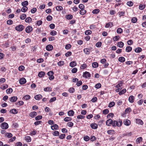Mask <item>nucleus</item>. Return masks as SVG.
<instances>
[{"mask_svg":"<svg viewBox=\"0 0 146 146\" xmlns=\"http://www.w3.org/2000/svg\"><path fill=\"white\" fill-rule=\"evenodd\" d=\"M122 124V122L121 120H119L118 121L115 120L113 121L112 126L113 127L117 126L119 127L121 126Z\"/></svg>","mask_w":146,"mask_h":146,"instance_id":"obj_1","label":"nucleus"},{"mask_svg":"<svg viewBox=\"0 0 146 146\" xmlns=\"http://www.w3.org/2000/svg\"><path fill=\"white\" fill-rule=\"evenodd\" d=\"M24 28V27L21 25H19L15 27V29L16 30L19 32L22 31Z\"/></svg>","mask_w":146,"mask_h":146,"instance_id":"obj_2","label":"nucleus"},{"mask_svg":"<svg viewBox=\"0 0 146 146\" xmlns=\"http://www.w3.org/2000/svg\"><path fill=\"white\" fill-rule=\"evenodd\" d=\"M0 126L2 129H8L9 127L8 124L5 122L1 123Z\"/></svg>","mask_w":146,"mask_h":146,"instance_id":"obj_3","label":"nucleus"},{"mask_svg":"<svg viewBox=\"0 0 146 146\" xmlns=\"http://www.w3.org/2000/svg\"><path fill=\"white\" fill-rule=\"evenodd\" d=\"M33 30V28L31 26H28L25 29V31L27 33H29Z\"/></svg>","mask_w":146,"mask_h":146,"instance_id":"obj_4","label":"nucleus"},{"mask_svg":"<svg viewBox=\"0 0 146 146\" xmlns=\"http://www.w3.org/2000/svg\"><path fill=\"white\" fill-rule=\"evenodd\" d=\"M123 124L126 126H129L131 124V121L127 119H124L123 121Z\"/></svg>","mask_w":146,"mask_h":146,"instance_id":"obj_5","label":"nucleus"},{"mask_svg":"<svg viewBox=\"0 0 146 146\" xmlns=\"http://www.w3.org/2000/svg\"><path fill=\"white\" fill-rule=\"evenodd\" d=\"M83 76L86 78H89L91 77V74L89 72H86L84 73Z\"/></svg>","mask_w":146,"mask_h":146,"instance_id":"obj_6","label":"nucleus"},{"mask_svg":"<svg viewBox=\"0 0 146 146\" xmlns=\"http://www.w3.org/2000/svg\"><path fill=\"white\" fill-rule=\"evenodd\" d=\"M113 123V120L111 119H110L107 121L106 124L108 126H110L111 124L112 125Z\"/></svg>","mask_w":146,"mask_h":146,"instance_id":"obj_7","label":"nucleus"},{"mask_svg":"<svg viewBox=\"0 0 146 146\" xmlns=\"http://www.w3.org/2000/svg\"><path fill=\"white\" fill-rule=\"evenodd\" d=\"M90 50L91 49L89 48H85L84 49L83 51L85 54L88 55L90 54Z\"/></svg>","mask_w":146,"mask_h":146,"instance_id":"obj_8","label":"nucleus"},{"mask_svg":"<svg viewBox=\"0 0 146 146\" xmlns=\"http://www.w3.org/2000/svg\"><path fill=\"white\" fill-rule=\"evenodd\" d=\"M53 48V46L51 45H48L46 46V49L48 51L51 50Z\"/></svg>","mask_w":146,"mask_h":146,"instance_id":"obj_9","label":"nucleus"},{"mask_svg":"<svg viewBox=\"0 0 146 146\" xmlns=\"http://www.w3.org/2000/svg\"><path fill=\"white\" fill-rule=\"evenodd\" d=\"M26 82L25 79L24 78H22L20 79L19 80V83L21 84H23Z\"/></svg>","mask_w":146,"mask_h":146,"instance_id":"obj_10","label":"nucleus"},{"mask_svg":"<svg viewBox=\"0 0 146 146\" xmlns=\"http://www.w3.org/2000/svg\"><path fill=\"white\" fill-rule=\"evenodd\" d=\"M136 123L142 125L143 124V121L141 119H136Z\"/></svg>","mask_w":146,"mask_h":146,"instance_id":"obj_11","label":"nucleus"},{"mask_svg":"<svg viewBox=\"0 0 146 146\" xmlns=\"http://www.w3.org/2000/svg\"><path fill=\"white\" fill-rule=\"evenodd\" d=\"M17 98L16 96H13L11 97L10 99V100L12 102H15L17 100Z\"/></svg>","mask_w":146,"mask_h":146,"instance_id":"obj_12","label":"nucleus"},{"mask_svg":"<svg viewBox=\"0 0 146 146\" xmlns=\"http://www.w3.org/2000/svg\"><path fill=\"white\" fill-rule=\"evenodd\" d=\"M42 98V96L40 94H38L35 96V98L36 100H39L41 99Z\"/></svg>","mask_w":146,"mask_h":146,"instance_id":"obj_13","label":"nucleus"},{"mask_svg":"<svg viewBox=\"0 0 146 146\" xmlns=\"http://www.w3.org/2000/svg\"><path fill=\"white\" fill-rule=\"evenodd\" d=\"M45 75V73L44 72L41 71L38 73V76L40 78H42Z\"/></svg>","mask_w":146,"mask_h":146,"instance_id":"obj_14","label":"nucleus"},{"mask_svg":"<svg viewBox=\"0 0 146 146\" xmlns=\"http://www.w3.org/2000/svg\"><path fill=\"white\" fill-rule=\"evenodd\" d=\"M51 129L53 130H57L58 128V126L57 125L55 124L53 126H51Z\"/></svg>","mask_w":146,"mask_h":146,"instance_id":"obj_15","label":"nucleus"},{"mask_svg":"<svg viewBox=\"0 0 146 146\" xmlns=\"http://www.w3.org/2000/svg\"><path fill=\"white\" fill-rule=\"evenodd\" d=\"M113 25V23H112L110 22L106 24L105 26L106 28H108L111 27Z\"/></svg>","mask_w":146,"mask_h":146,"instance_id":"obj_16","label":"nucleus"},{"mask_svg":"<svg viewBox=\"0 0 146 146\" xmlns=\"http://www.w3.org/2000/svg\"><path fill=\"white\" fill-rule=\"evenodd\" d=\"M37 115V113L35 111H34L33 112L29 114V116L32 117H34L36 115Z\"/></svg>","mask_w":146,"mask_h":146,"instance_id":"obj_17","label":"nucleus"},{"mask_svg":"<svg viewBox=\"0 0 146 146\" xmlns=\"http://www.w3.org/2000/svg\"><path fill=\"white\" fill-rule=\"evenodd\" d=\"M91 128L94 129H96L98 127V125L96 123H92L90 125Z\"/></svg>","mask_w":146,"mask_h":146,"instance_id":"obj_18","label":"nucleus"},{"mask_svg":"<svg viewBox=\"0 0 146 146\" xmlns=\"http://www.w3.org/2000/svg\"><path fill=\"white\" fill-rule=\"evenodd\" d=\"M134 97L133 96H131L129 98V100L130 102L132 103L134 102Z\"/></svg>","mask_w":146,"mask_h":146,"instance_id":"obj_19","label":"nucleus"},{"mask_svg":"<svg viewBox=\"0 0 146 146\" xmlns=\"http://www.w3.org/2000/svg\"><path fill=\"white\" fill-rule=\"evenodd\" d=\"M74 114V112L72 110H70L68 112V115L70 116H73Z\"/></svg>","mask_w":146,"mask_h":146,"instance_id":"obj_20","label":"nucleus"},{"mask_svg":"<svg viewBox=\"0 0 146 146\" xmlns=\"http://www.w3.org/2000/svg\"><path fill=\"white\" fill-rule=\"evenodd\" d=\"M124 45V43L122 42H118L117 44V46L120 48H122Z\"/></svg>","mask_w":146,"mask_h":146,"instance_id":"obj_21","label":"nucleus"},{"mask_svg":"<svg viewBox=\"0 0 146 146\" xmlns=\"http://www.w3.org/2000/svg\"><path fill=\"white\" fill-rule=\"evenodd\" d=\"M86 13V11L84 9H81L80 12V13L82 15H84Z\"/></svg>","mask_w":146,"mask_h":146,"instance_id":"obj_22","label":"nucleus"},{"mask_svg":"<svg viewBox=\"0 0 146 146\" xmlns=\"http://www.w3.org/2000/svg\"><path fill=\"white\" fill-rule=\"evenodd\" d=\"M44 90L45 92H50L52 91V88L50 87H48L44 88Z\"/></svg>","mask_w":146,"mask_h":146,"instance_id":"obj_23","label":"nucleus"},{"mask_svg":"<svg viewBox=\"0 0 146 146\" xmlns=\"http://www.w3.org/2000/svg\"><path fill=\"white\" fill-rule=\"evenodd\" d=\"M28 4V1H26L21 3V5L23 7H26Z\"/></svg>","mask_w":146,"mask_h":146,"instance_id":"obj_24","label":"nucleus"},{"mask_svg":"<svg viewBox=\"0 0 146 146\" xmlns=\"http://www.w3.org/2000/svg\"><path fill=\"white\" fill-rule=\"evenodd\" d=\"M72 119L71 117H67L65 118L64 119V121L66 122H68L71 121Z\"/></svg>","mask_w":146,"mask_h":146,"instance_id":"obj_25","label":"nucleus"},{"mask_svg":"<svg viewBox=\"0 0 146 146\" xmlns=\"http://www.w3.org/2000/svg\"><path fill=\"white\" fill-rule=\"evenodd\" d=\"M10 112L13 114H16L18 113L17 111L15 109L11 110L10 111Z\"/></svg>","mask_w":146,"mask_h":146,"instance_id":"obj_26","label":"nucleus"},{"mask_svg":"<svg viewBox=\"0 0 146 146\" xmlns=\"http://www.w3.org/2000/svg\"><path fill=\"white\" fill-rule=\"evenodd\" d=\"M32 19L30 17H28L25 20V21L26 23H29L31 21Z\"/></svg>","mask_w":146,"mask_h":146,"instance_id":"obj_27","label":"nucleus"},{"mask_svg":"<svg viewBox=\"0 0 146 146\" xmlns=\"http://www.w3.org/2000/svg\"><path fill=\"white\" fill-rule=\"evenodd\" d=\"M118 60L121 62H123L125 61V58L123 57H119V58Z\"/></svg>","mask_w":146,"mask_h":146,"instance_id":"obj_28","label":"nucleus"},{"mask_svg":"<svg viewBox=\"0 0 146 146\" xmlns=\"http://www.w3.org/2000/svg\"><path fill=\"white\" fill-rule=\"evenodd\" d=\"M76 65V62L75 61H72L70 63V66L72 67H74Z\"/></svg>","mask_w":146,"mask_h":146,"instance_id":"obj_29","label":"nucleus"},{"mask_svg":"<svg viewBox=\"0 0 146 146\" xmlns=\"http://www.w3.org/2000/svg\"><path fill=\"white\" fill-rule=\"evenodd\" d=\"M142 50V49L140 47H138L135 49V52L137 53H139L141 52Z\"/></svg>","mask_w":146,"mask_h":146,"instance_id":"obj_30","label":"nucleus"},{"mask_svg":"<svg viewBox=\"0 0 146 146\" xmlns=\"http://www.w3.org/2000/svg\"><path fill=\"white\" fill-rule=\"evenodd\" d=\"M132 49V47L130 46H127L126 49V51L127 52H129L131 51Z\"/></svg>","mask_w":146,"mask_h":146,"instance_id":"obj_31","label":"nucleus"},{"mask_svg":"<svg viewBox=\"0 0 146 146\" xmlns=\"http://www.w3.org/2000/svg\"><path fill=\"white\" fill-rule=\"evenodd\" d=\"M98 66V63L96 62H94L92 64V66L93 67L96 68Z\"/></svg>","mask_w":146,"mask_h":146,"instance_id":"obj_32","label":"nucleus"},{"mask_svg":"<svg viewBox=\"0 0 146 146\" xmlns=\"http://www.w3.org/2000/svg\"><path fill=\"white\" fill-rule=\"evenodd\" d=\"M27 9L28 8L27 7H23L21 9V11L22 12H25L27 11Z\"/></svg>","mask_w":146,"mask_h":146,"instance_id":"obj_33","label":"nucleus"},{"mask_svg":"<svg viewBox=\"0 0 146 146\" xmlns=\"http://www.w3.org/2000/svg\"><path fill=\"white\" fill-rule=\"evenodd\" d=\"M66 17L67 19L70 20L72 19L73 16L71 14H68L66 15Z\"/></svg>","mask_w":146,"mask_h":146,"instance_id":"obj_34","label":"nucleus"},{"mask_svg":"<svg viewBox=\"0 0 146 146\" xmlns=\"http://www.w3.org/2000/svg\"><path fill=\"white\" fill-rule=\"evenodd\" d=\"M100 12V10L98 9H96L93 10L92 13L94 14H96Z\"/></svg>","mask_w":146,"mask_h":146,"instance_id":"obj_35","label":"nucleus"},{"mask_svg":"<svg viewBox=\"0 0 146 146\" xmlns=\"http://www.w3.org/2000/svg\"><path fill=\"white\" fill-rule=\"evenodd\" d=\"M56 9L57 11H59L62 10L63 9V8L62 6H59L56 7Z\"/></svg>","mask_w":146,"mask_h":146,"instance_id":"obj_36","label":"nucleus"},{"mask_svg":"<svg viewBox=\"0 0 146 146\" xmlns=\"http://www.w3.org/2000/svg\"><path fill=\"white\" fill-rule=\"evenodd\" d=\"M5 135L8 138H11L13 136L12 134L10 133H6Z\"/></svg>","mask_w":146,"mask_h":146,"instance_id":"obj_37","label":"nucleus"},{"mask_svg":"<svg viewBox=\"0 0 146 146\" xmlns=\"http://www.w3.org/2000/svg\"><path fill=\"white\" fill-rule=\"evenodd\" d=\"M115 104V103L114 102H111L109 103V104L108 105V107L109 108H111V107H113V106H114Z\"/></svg>","mask_w":146,"mask_h":146,"instance_id":"obj_38","label":"nucleus"},{"mask_svg":"<svg viewBox=\"0 0 146 146\" xmlns=\"http://www.w3.org/2000/svg\"><path fill=\"white\" fill-rule=\"evenodd\" d=\"M137 19L136 17H134L131 19V22L133 23H135L137 21Z\"/></svg>","mask_w":146,"mask_h":146,"instance_id":"obj_39","label":"nucleus"},{"mask_svg":"<svg viewBox=\"0 0 146 146\" xmlns=\"http://www.w3.org/2000/svg\"><path fill=\"white\" fill-rule=\"evenodd\" d=\"M25 139L26 141L28 142H30L31 141V138L29 136H27L25 137Z\"/></svg>","mask_w":146,"mask_h":146,"instance_id":"obj_40","label":"nucleus"},{"mask_svg":"<svg viewBox=\"0 0 146 146\" xmlns=\"http://www.w3.org/2000/svg\"><path fill=\"white\" fill-rule=\"evenodd\" d=\"M126 92V90L125 89H123L119 92V95H121L125 93Z\"/></svg>","mask_w":146,"mask_h":146,"instance_id":"obj_41","label":"nucleus"},{"mask_svg":"<svg viewBox=\"0 0 146 146\" xmlns=\"http://www.w3.org/2000/svg\"><path fill=\"white\" fill-rule=\"evenodd\" d=\"M31 98V96L29 95H26L23 97V98L26 100H27Z\"/></svg>","mask_w":146,"mask_h":146,"instance_id":"obj_42","label":"nucleus"},{"mask_svg":"<svg viewBox=\"0 0 146 146\" xmlns=\"http://www.w3.org/2000/svg\"><path fill=\"white\" fill-rule=\"evenodd\" d=\"M26 17V15L25 14H23L22 15H21L20 19L21 20L24 19Z\"/></svg>","mask_w":146,"mask_h":146,"instance_id":"obj_43","label":"nucleus"},{"mask_svg":"<svg viewBox=\"0 0 146 146\" xmlns=\"http://www.w3.org/2000/svg\"><path fill=\"white\" fill-rule=\"evenodd\" d=\"M120 36H116L113 38V41H117L120 38Z\"/></svg>","mask_w":146,"mask_h":146,"instance_id":"obj_44","label":"nucleus"},{"mask_svg":"<svg viewBox=\"0 0 146 146\" xmlns=\"http://www.w3.org/2000/svg\"><path fill=\"white\" fill-rule=\"evenodd\" d=\"M123 32V30L121 28H118L117 30V32L119 34H120Z\"/></svg>","mask_w":146,"mask_h":146,"instance_id":"obj_45","label":"nucleus"},{"mask_svg":"<svg viewBox=\"0 0 146 146\" xmlns=\"http://www.w3.org/2000/svg\"><path fill=\"white\" fill-rule=\"evenodd\" d=\"M102 44V42H99L96 43V46L97 47H100L101 46Z\"/></svg>","mask_w":146,"mask_h":146,"instance_id":"obj_46","label":"nucleus"},{"mask_svg":"<svg viewBox=\"0 0 146 146\" xmlns=\"http://www.w3.org/2000/svg\"><path fill=\"white\" fill-rule=\"evenodd\" d=\"M142 140V137H140L137 139H136V142L138 143H139Z\"/></svg>","mask_w":146,"mask_h":146,"instance_id":"obj_47","label":"nucleus"},{"mask_svg":"<svg viewBox=\"0 0 146 146\" xmlns=\"http://www.w3.org/2000/svg\"><path fill=\"white\" fill-rule=\"evenodd\" d=\"M6 92L7 94L11 93L13 92V89L11 88H9L7 90Z\"/></svg>","mask_w":146,"mask_h":146,"instance_id":"obj_48","label":"nucleus"},{"mask_svg":"<svg viewBox=\"0 0 146 146\" xmlns=\"http://www.w3.org/2000/svg\"><path fill=\"white\" fill-rule=\"evenodd\" d=\"M42 116L41 115H38L35 117V119L36 120H38L42 119Z\"/></svg>","mask_w":146,"mask_h":146,"instance_id":"obj_49","label":"nucleus"},{"mask_svg":"<svg viewBox=\"0 0 146 146\" xmlns=\"http://www.w3.org/2000/svg\"><path fill=\"white\" fill-rule=\"evenodd\" d=\"M127 4L128 6L131 7L133 5V3L131 1H129L127 2Z\"/></svg>","mask_w":146,"mask_h":146,"instance_id":"obj_50","label":"nucleus"},{"mask_svg":"<svg viewBox=\"0 0 146 146\" xmlns=\"http://www.w3.org/2000/svg\"><path fill=\"white\" fill-rule=\"evenodd\" d=\"M67 125L69 127H72L73 126L74 124L72 122H70L68 123Z\"/></svg>","mask_w":146,"mask_h":146,"instance_id":"obj_51","label":"nucleus"},{"mask_svg":"<svg viewBox=\"0 0 146 146\" xmlns=\"http://www.w3.org/2000/svg\"><path fill=\"white\" fill-rule=\"evenodd\" d=\"M85 33L86 35H89L91 34L92 33V31L90 30H86L85 32Z\"/></svg>","mask_w":146,"mask_h":146,"instance_id":"obj_52","label":"nucleus"},{"mask_svg":"<svg viewBox=\"0 0 146 146\" xmlns=\"http://www.w3.org/2000/svg\"><path fill=\"white\" fill-rule=\"evenodd\" d=\"M8 85L7 84H5L1 87V88L2 90H5L8 87Z\"/></svg>","mask_w":146,"mask_h":146,"instance_id":"obj_53","label":"nucleus"},{"mask_svg":"<svg viewBox=\"0 0 146 146\" xmlns=\"http://www.w3.org/2000/svg\"><path fill=\"white\" fill-rule=\"evenodd\" d=\"M71 45L70 44H66L65 46V48L66 49L68 50L71 47Z\"/></svg>","mask_w":146,"mask_h":146,"instance_id":"obj_54","label":"nucleus"},{"mask_svg":"<svg viewBox=\"0 0 146 146\" xmlns=\"http://www.w3.org/2000/svg\"><path fill=\"white\" fill-rule=\"evenodd\" d=\"M57 32L55 31H53L50 33V34L53 36H54L56 35Z\"/></svg>","mask_w":146,"mask_h":146,"instance_id":"obj_55","label":"nucleus"},{"mask_svg":"<svg viewBox=\"0 0 146 146\" xmlns=\"http://www.w3.org/2000/svg\"><path fill=\"white\" fill-rule=\"evenodd\" d=\"M109 112V111L108 109H105L103 111V113L104 114L106 115Z\"/></svg>","mask_w":146,"mask_h":146,"instance_id":"obj_56","label":"nucleus"},{"mask_svg":"<svg viewBox=\"0 0 146 146\" xmlns=\"http://www.w3.org/2000/svg\"><path fill=\"white\" fill-rule=\"evenodd\" d=\"M58 64L59 66H61L64 64V62L62 61H60L58 62Z\"/></svg>","mask_w":146,"mask_h":146,"instance_id":"obj_57","label":"nucleus"},{"mask_svg":"<svg viewBox=\"0 0 146 146\" xmlns=\"http://www.w3.org/2000/svg\"><path fill=\"white\" fill-rule=\"evenodd\" d=\"M71 71L73 73H76L77 71V69L76 68H74Z\"/></svg>","mask_w":146,"mask_h":146,"instance_id":"obj_58","label":"nucleus"},{"mask_svg":"<svg viewBox=\"0 0 146 146\" xmlns=\"http://www.w3.org/2000/svg\"><path fill=\"white\" fill-rule=\"evenodd\" d=\"M101 86V85L100 83H98L95 85V87L96 88L98 89Z\"/></svg>","mask_w":146,"mask_h":146,"instance_id":"obj_59","label":"nucleus"},{"mask_svg":"<svg viewBox=\"0 0 146 146\" xmlns=\"http://www.w3.org/2000/svg\"><path fill=\"white\" fill-rule=\"evenodd\" d=\"M131 111V109L129 108H128L126 109L125 110V112L126 113H127L130 112Z\"/></svg>","mask_w":146,"mask_h":146,"instance_id":"obj_60","label":"nucleus"},{"mask_svg":"<svg viewBox=\"0 0 146 146\" xmlns=\"http://www.w3.org/2000/svg\"><path fill=\"white\" fill-rule=\"evenodd\" d=\"M46 19L48 21H50L52 19V17L50 15H48L46 17Z\"/></svg>","mask_w":146,"mask_h":146,"instance_id":"obj_61","label":"nucleus"},{"mask_svg":"<svg viewBox=\"0 0 146 146\" xmlns=\"http://www.w3.org/2000/svg\"><path fill=\"white\" fill-rule=\"evenodd\" d=\"M84 139L85 141H87L89 140L90 137L89 136H86L84 137Z\"/></svg>","mask_w":146,"mask_h":146,"instance_id":"obj_62","label":"nucleus"},{"mask_svg":"<svg viewBox=\"0 0 146 146\" xmlns=\"http://www.w3.org/2000/svg\"><path fill=\"white\" fill-rule=\"evenodd\" d=\"M56 100V98L55 97H54L50 99L49 101L50 102H52L55 101Z\"/></svg>","mask_w":146,"mask_h":146,"instance_id":"obj_63","label":"nucleus"},{"mask_svg":"<svg viewBox=\"0 0 146 146\" xmlns=\"http://www.w3.org/2000/svg\"><path fill=\"white\" fill-rule=\"evenodd\" d=\"M71 54V52L70 51H68L65 54V56L66 57H68L70 56Z\"/></svg>","mask_w":146,"mask_h":146,"instance_id":"obj_64","label":"nucleus"}]
</instances>
